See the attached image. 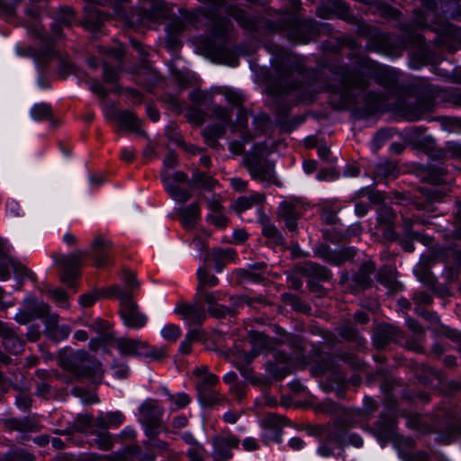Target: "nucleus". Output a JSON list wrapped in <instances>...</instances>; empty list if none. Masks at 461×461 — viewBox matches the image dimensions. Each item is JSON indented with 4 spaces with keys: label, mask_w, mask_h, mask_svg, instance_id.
Segmentation results:
<instances>
[{
    "label": "nucleus",
    "mask_w": 461,
    "mask_h": 461,
    "mask_svg": "<svg viewBox=\"0 0 461 461\" xmlns=\"http://www.w3.org/2000/svg\"><path fill=\"white\" fill-rule=\"evenodd\" d=\"M376 214L377 221L380 225H384L385 229H393L396 213L391 206L381 203L376 209Z\"/></svg>",
    "instance_id": "obj_38"
},
{
    "label": "nucleus",
    "mask_w": 461,
    "mask_h": 461,
    "mask_svg": "<svg viewBox=\"0 0 461 461\" xmlns=\"http://www.w3.org/2000/svg\"><path fill=\"white\" fill-rule=\"evenodd\" d=\"M273 359L266 363V371L275 381H282L292 373L293 358L284 350H271Z\"/></svg>",
    "instance_id": "obj_10"
},
{
    "label": "nucleus",
    "mask_w": 461,
    "mask_h": 461,
    "mask_svg": "<svg viewBox=\"0 0 461 461\" xmlns=\"http://www.w3.org/2000/svg\"><path fill=\"white\" fill-rule=\"evenodd\" d=\"M460 269L458 267L455 265H448L445 267L443 275L445 276L447 281L448 283L456 282L460 275Z\"/></svg>",
    "instance_id": "obj_64"
},
{
    "label": "nucleus",
    "mask_w": 461,
    "mask_h": 461,
    "mask_svg": "<svg viewBox=\"0 0 461 461\" xmlns=\"http://www.w3.org/2000/svg\"><path fill=\"white\" fill-rule=\"evenodd\" d=\"M125 420L124 415L120 411H110L105 415L104 412H101L98 417H96V427L99 429L107 430L110 428H116L120 426Z\"/></svg>",
    "instance_id": "obj_29"
},
{
    "label": "nucleus",
    "mask_w": 461,
    "mask_h": 461,
    "mask_svg": "<svg viewBox=\"0 0 461 461\" xmlns=\"http://www.w3.org/2000/svg\"><path fill=\"white\" fill-rule=\"evenodd\" d=\"M200 206L196 202L179 210L182 223L185 228H194L200 219Z\"/></svg>",
    "instance_id": "obj_32"
},
{
    "label": "nucleus",
    "mask_w": 461,
    "mask_h": 461,
    "mask_svg": "<svg viewBox=\"0 0 461 461\" xmlns=\"http://www.w3.org/2000/svg\"><path fill=\"white\" fill-rule=\"evenodd\" d=\"M335 419L339 420V424L349 429L362 421L363 413L360 410L343 408Z\"/></svg>",
    "instance_id": "obj_33"
},
{
    "label": "nucleus",
    "mask_w": 461,
    "mask_h": 461,
    "mask_svg": "<svg viewBox=\"0 0 461 461\" xmlns=\"http://www.w3.org/2000/svg\"><path fill=\"white\" fill-rule=\"evenodd\" d=\"M168 195L177 203H185L192 196V191H212L218 182L209 175H160Z\"/></svg>",
    "instance_id": "obj_2"
},
{
    "label": "nucleus",
    "mask_w": 461,
    "mask_h": 461,
    "mask_svg": "<svg viewBox=\"0 0 461 461\" xmlns=\"http://www.w3.org/2000/svg\"><path fill=\"white\" fill-rule=\"evenodd\" d=\"M35 456L23 447L11 448L0 456V461H34Z\"/></svg>",
    "instance_id": "obj_40"
},
{
    "label": "nucleus",
    "mask_w": 461,
    "mask_h": 461,
    "mask_svg": "<svg viewBox=\"0 0 461 461\" xmlns=\"http://www.w3.org/2000/svg\"><path fill=\"white\" fill-rule=\"evenodd\" d=\"M431 431L435 434L437 442L450 444L456 439H461V420L449 411H440L434 415Z\"/></svg>",
    "instance_id": "obj_6"
},
{
    "label": "nucleus",
    "mask_w": 461,
    "mask_h": 461,
    "mask_svg": "<svg viewBox=\"0 0 461 461\" xmlns=\"http://www.w3.org/2000/svg\"><path fill=\"white\" fill-rule=\"evenodd\" d=\"M318 258L325 262L340 266L345 262H351L357 254V249L355 247H344L340 249H332L327 244H321L315 251Z\"/></svg>",
    "instance_id": "obj_13"
},
{
    "label": "nucleus",
    "mask_w": 461,
    "mask_h": 461,
    "mask_svg": "<svg viewBox=\"0 0 461 461\" xmlns=\"http://www.w3.org/2000/svg\"><path fill=\"white\" fill-rule=\"evenodd\" d=\"M235 251L231 249H214L207 252L205 260L212 261L217 273H221L226 265V260L233 259Z\"/></svg>",
    "instance_id": "obj_25"
},
{
    "label": "nucleus",
    "mask_w": 461,
    "mask_h": 461,
    "mask_svg": "<svg viewBox=\"0 0 461 461\" xmlns=\"http://www.w3.org/2000/svg\"><path fill=\"white\" fill-rule=\"evenodd\" d=\"M375 271V266L371 261L363 262L358 270L350 276L349 289L351 294L368 289L373 285L371 275Z\"/></svg>",
    "instance_id": "obj_16"
},
{
    "label": "nucleus",
    "mask_w": 461,
    "mask_h": 461,
    "mask_svg": "<svg viewBox=\"0 0 461 461\" xmlns=\"http://www.w3.org/2000/svg\"><path fill=\"white\" fill-rule=\"evenodd\" d=\"M228 295L221 291L203 292L202 301L208 304L206 313L215 319H224L230 316L231 310L227 305L219 303L220 301H225Z\"/></svg>",
    "instance_id": "obj_17"
},
{
    "label": "nucleus",
    "mask_w": 461,
    "mask_h": 461,
    "mask_svg": "<svg viewBox=\"0 0 461 461\" xmlns=\"http://www.w3.org/2000/svg\"><path fill=\"white\" fill-rule=\"evenodd\" d=\"M116 344L117 349L122 356L150 358L152 360H160L165 357V352L161 348L150 347L147 342L140 339L122 337L117 339Z\"/></svg>",
    "instance_id": "obj_7"
},
{
    "label": "nucleus",
    "mask_w": 461,
    "mask_h": 461,
    "mask_svg": "<svg viewBox=\"0 0 461 461\" xmlns=\"http://www.w3.org/2000/svg\"><path fill=\"white\" fill-rule=\"evenodd\" d=\"M5 424L9 430H16L23 433L36 431L38 427L36 421L30 417L8 418Z\"/></svg>",
    "instance_id": "obj_28"
},
{
    "label": "nucleus",
    "mask_w": 461,
    "mask_h": 461,
    "mask_svg": "<svg viewBox=\"0 0 461 461\" xmlns=\"http://www.w3.org/2000/svg\"><path fill=\"white\" fill-rule=\"evenodd\" d=\"M297 271L310 280L330 281L332 277L331 271L328 267L313 261L304 262L297 267Z\"/></svg>",
    "instance_id": "obj_23"
},
{
    "label": "nucleus",
    "mask_w": 461,
    "mask_h": 461,
    "mask_svg": "<svg viewBox=\"0 0 461 461\" xmlns=\"http://www.w3.org/2000/svg\"><path fill=\"white\" fill-rule=\"evenodd\" d=\"M107 117L117 122L120 128L144 135L140 129L141 122L130 111L113 110L107 113Z\"/></svg>",
    "instance_id": "obj_20"
},
{
    "label": "nucleus",
    "mask_w": 461,
    "mask_h": 461,
    "mask_svg": "<svg viewBox=\"0 0 461 461\" xmlns=\"http://www.w3.org/2000/svg\"><path fill=\"white\" fill-rule=\"evenodd\" d=\"M377 281L392 292H397L402 287V285L397 281L391 274H378Z\"/></svg>",
    "instance_id": "obj_48"
},
{
    "label": "nucleus",
    "mask_w": 461,
    "mask_h": 461,
    "mask_svg": "<svg viewBox=\"0 0 461 461\" xmlns=\"http://www.w3.org/2000/svg\"><path fill=\"white\" fill-rule=\"evenodd\" d=\"M279 420L280 418L275 414H270L267 419L268 426L274 427V429L271 431V435L268 438L276 443H280L282 441V429L276 427Z\"/></svg>",
    "instance_id": "obj_53"
},
{
    "label": "nucleus",
    "mask_w": 461,
    "mask_h": 461,
    "mask_svg": "<svg viewBox=\"0 0 461 461\" xmlns=\"http://www.w3.org/2000/svg\"><path fill=\"white\" fill-rule=\"evenodd\" d=\"M203 303L200 299L194 303L180 302L176 303L174 312L185 320L188 326H201L207 318Z\"/></svg>",
    "instance_id": "obj_12"
},
{
    "label": "nucleus",
    "mask_w": 461,
    "mask_h": 461,
    "mask_svg": "<svg viewBox=\"0 0 461 461\" xmlns=\"http://www.w3.org/2000/svg\"><path fill=\"white\" fill-rule=\"evenodd\" d=\"M265 196L261 194L256 193L249 196H240L233 203H230V209L232 210L241 220L251 222L252 218H247L245 213L253 206L262 208V203Z\"/></svg>",
    "instance_id": "obj_19"
},
{
    "label": "nucleus",
    "mask_w": 461,
    "mask_h": 461,
    "mask_svg": "<svg viewBox=\"0 0 461 461\" xmlns=\"http://www.w3.org/2000/svg\"><path fill=\"white\" fill-rule=\"evenodd\" d=\"M48 294L55 300L59 306L62 308L68 307V294L62 288L50 289Z\"/></svg>",
    "instance_id": "obj_55"
},
{
    "label": "nucleus",
    "mask_w": 461,
    "mask_h": 461,
    "mask_svg": "<svg viewBox=\"0 0 461 461\" xmlns=\"http://www.w3.org/2000/svg\"><path fill=\"white\" fill-rule=\"evenodd\" d=\"M339 358L353 369L360 370L363 367L361 359L355 354L349 352H342L339 356Z\"/></svg>",
    "instance_id": "obj_58"
},
{
    "label": "nucleus",
    "mask_w": 461,
    "mask_h": 461,
    "mask_svg": "<svg viewBox=\"0 0 461 461\" xmlns=\"http://www.w3.org/2000/svg\"><path fill=\"white\" fill-rule=\"evenodd\" d=\"M50 305L44 302L32 298L28 299V310H22L14 316L15 321L26 325L32 321L43 316L49 311Z\"/></svg>",
    "instance_id": "obj_22"
},
{
    "label": "nucleus",
    "mask_w": 461,
    "mask_h": 461,
    "mask_svg": "<svg viewBox=\"0 0 461 461\" xmlns=\"http://www.w3.org/2000/svg\"><path fill=\"white\" fill-rule=\"evenodd\" d=\"M118 461H155L156 455L143 451L139 445H127L115 452Z\"/></svg>",
    "instance_id": "obj_24"
},
{
    "label": "nucleus",
    "mask_w": 461,
    "mask_h": 461,
    "mask_svg": "<svg viewBox=\"0 0 461 461\" xmlns=\"http://www.w3.org/2000/svg\"><path fill=\"white\" fill-rule=\"evenodd\" d=\"M112 248V241L104 240L102 235H99L93 240L86 254L94 260L95 266L100 268L110 263Z\"/></svg>",
    "instance_id": "obj_18"
},
{
    "label": "nucleus",
    "mask_w": 461,
    "mask_h": 461,
    "mask_svg": "<svg viewBox=\"0 0 461 461\" xmlns=\"http://www.w3.org/2000/svg\"><path fill=\"white\" fill-rule=\"evenodd\" d=\"M13 388L18 392L14 400L15 406L24 413L29 412L33 402L32 394L17 384H14Z\"/></svg>",
    "instance_id": "obj_41"
},
{
    "label": "nucleus",
    "mask_w": 461,
    "mask_h": 461,
    "mask_svg": "<svg viewBox=\"0 0 461 461\" xmlns=\"http://www.w3.org/2000/svg\"><path fill=\"white\" fill-rule=\"evenodd\" d=\"M100 291L95 290L79 296L78 302L83 307H91L100 297Z\"/></svg>",
    "instance_id": "obj_61"
},
{
    "label": "nucleus",
    "mask_w": 461,
    "mask_h": 461,
    "mask_svg": "<svg viewBox=\"0 0 461 461\" xmlns=\"http://www.w3.org/2000/svg\"><path fill=\"white\" fill-rule=\"evenodd\" d=\"M228 297L230 304L227 307L232 311V312H230V317L236 316L239 308L243 307L244 304H251L252 303V299L249 297L233 295H230Z\"/></svg>",
    "instance_id": "obj_51"
},
{
    "label": "nucleus",
    "mask_w": 461,
    "mask_h": 461,
    "mask_svg": "<svg viewBox=\"0 0 461 461\" xmlns=\"http://www.w3.org/2000/svg\"><path fill=\"white\" fill-rule=\"evenodd\" d=\"M197 278L198 286L196 288V295H198L202 301L203 292H207L204 288L215 287L219 283V279L214 275H210L205 267H199L197 269Z\"/></svg>",
    "instance_id": "obj_34"
},
{
    "label": "nucleus",
    "mask_w": 461,
    "mask_h": 461,
    "mask_svg": "<svg viewBox=\"0 0 461 461\" xmlns=\"http://www.w3.org/2000/svg\"><path fill=\"white\" fill-rule=\"evenodd\" d=\"M404 337L400 328L390 323H380L373 331L372 343L377 350H384L391 344H397Z\"/></svg>",
    "instance_id": "obj_11"
},
{
    "label": "nucleus",
    "mask_w": 461,
    "mask_h": 461,
    "mask_svg": "<svg viewBox=\"0 0 461 461\" xmlns=\"http://www.w3.org/2000/svg\"><path fill=\"white\" fill-rule=\"evenodd\" d=\"M278 210L280 219L299 218L300 216L295 205L288 201H283L280 203Z\"/></svg>",
    "instance_id": "obj_47"
},
{
    "label": "nucleus",
    "mask_w": 461,
    "mask_h": 461,
    "mask_svg": "<svg viewBox=\"0 0 461 461\" xmlns=\"http://www.w3.org/2000/svg\"><path fill=\"white\" fill-rule=\"evenodd\" d=\"M139 422L142 425L146 436H158L162 431L172 433L162 422L164 408L157 401L147 399L138 408Z\"/></svg>",
    "instance_id": "obj_4"
},
{
    "label": "nucleus",
    "mask_w": 461,
    "mask_h": 461,
    "mask_svg": "<svg viewBox=\"0 0 461 461\" xmlns=\"http://www.w3.org/2000/svg\"><path fill=\"white\" fill-rule=\"evenodd\" d=\"M119 314L123 325L131 330H140L148 321V317L140 311L133 297L120 306Z\"/></svg>",
    "instance_id": "obj_14"
},
{
    "label": "nucleus",
    "mask_w": 461,
    "mask_h": 461,
    "mask_svg": "<svg viewBox=\"0 0 461 461\" xmlns=\"http://www.w3.org/2000/svg\"><path fill=\"white\" fill-rule=\"evenodd\" d=\"M287 342L298 357L305 359L306 342L303 338L293 334L289 336Z\"/></svg>",
    "instance_id": "obj_44"
},
{
    "label": "nucleus",
    "mask_w": 461,
    "mask_h": 461,
    "mask_svg": "<svg viewBox=\"0 0 461 461\" xmlns=\"http://www.w3.org/2000/svg\"><path fill=\"white\" fill-rule=\"evenodd\" d=\"M121 279L126 286L124 289H130L132 293L140 286L136 275L128 269L122 270Z\"/></svg>",
    "instance_id": "obj_57"
},
{
    "label": "nucleus",
    "mask_w": 461,
    "mask_h": 461,
    "mask_svg": "<svg viewBox=\"0 0 461 461\" xmlns=\"http://www.w3.org/2000/svg\"><path fill=\"white\" fill-rule=\"evenodd\" d=\"M198 399L202 406L212 407L220 402L219 394L206 384H197Z\"/></svg>",
    "instance_id": "obj_36"
},
{
    "label": "nucleus",
    "mask_w": 461,
    "mask_h": 461,
    "mask_svg": "<svg viewBox=\"0 0 461 461\" xmlns=\"http://www.w3.org/2000/svg\"><path fill=\"white\" fill-rule=\"evenodd\" d=\"M439 333L442 334L443 336L448 338L453 342H456V343L461 342V332H459L458 330H456L455 329H451L447 326L441 325Z\"/></svg>",
    "instance_id": "obj_63"
},
{
    "label": "nucleus",
    "mask_w": 461,
    "mask_h": 461,
    "mask_svg": "<svg viewBox=\"0 0 461 461\" xmlns=\"http://www.w3.org/2000/svg\"><path fill=\"white\" fill-rule=\"evenodd\" d=\"M70 332V327L66 324L57 325L50 330H43L44 335L54 342H59L66 339L69 336Z\"/></svg>",
    "instance_id": "obj_42"
},
{
    "label": "nucleus",
    "mask_w": 461,
    "mask_h": 461,
    "mask_svg": "<svg viewBox=\"0 0 461 461\" xmlns=\"http://www.w3.org/2000/svg\"><path fill=\"white\" fill-rule=\"evenodd\" d=\"M384 397L382 401L384 411L379 414L371 428L372 433L376 437L382 446L386 445L391 439L397 437V423L400 416V409L397 399L392 393V386L388 381L381 384Z\"/></svg>",
    "instance_id": "obj_3"
},
{
    "label": "nucleus",
    "mask_w": 461,
    "mask_h": 461,
    "mask_svg": "<svg viewBox=\"0 0 461 461\" xmlns=\"http://www.w3.org/2000/svg\"><path fill=\"white\" fill-rule=\"evenodd\" d=\"M248 337L252 349L260 354L265 350L271 352L274 349L271 348V338L264 332L251 330L248 332Z\"/></svg>",
    "instance_id": "obj_31"
},
{
    "label": "nucleus",
    "mask_w": 461,
    "mask_h": 461,
    "mask_svg": "<svg viewBox=\"0 0 461 461\" xmlns=\"http://www.w3.org/2000/svg\"><path fill=\"white\" fill-rule=\"evenodd\" d=\"M165 392L168 397V400L173 402L176 405L177 409H183L186 407L191 402V398L185 393H180L175 395L170 393L167 389H165Z\"/></svg>",
    "instance_id": "obj_56"
},
{
    "label": "nucleus",
    "mask_w": 461,
    "mask_h": 461,
    "mask_svg": "<svg viewBox=\"0 0 461 461\" xmlns=\"http://www.w3.org/2000/svg\"><path fill=\"white\" fill-rule=\"evenodd\" d=\"M418 279L423 283L426 286H428L431 291L436 294H441V292L437 288V278L433 276L431 271L428 268H423L419 274H417Z\"/></svg>",
    "instance_id": "obj_46"
},
{
    "label": "nucleus",
    "mask_w": 461,
    "mask_h": 461,
    "mask_svg": "<svg viewBox=\"0 0 461 461\" xmlns=\"http://www.w3.org/2000/svg\"><path fill=\"white\" fill-rule=\"evenodd\" d=\"M267 267V265L265 262L253 263L248 269L241 270V277L254 283H260L265 279L263 274Z\"/></svg>",
    "instance_id": "obj_35"
},
{
    "label": "nucleus",
    "mask_w": 461,
    "mask_h": 461,
    "mask_svg": "<svg viewBox=\"0 0 461 461\" xmlns=\"http://www.w3.org/2000/svg\"><path fill=\"white\" fill-rule=\"evenodd\" d=\"M96 438L94 439L99 449L109 450L112 448L113 442L110 433L107 430L101 429L100 432H96Z\"/></svg>",
    "instance_id": "obj_49"
},
{
    "label": "nucleus",
    "mask_w": 461,
    "mask_h": 461,
    "mask_svg": "<svg viewBox=\"0 0 461 461\" xmlns=\"http://www.w3.org/2000/svg\"><path fill=\"white\" fill-rule=\"evenodd\" d=\"M181 334L182 331L180 327L176 324H167L161 330L162 337L170 342L176 341L180 338Z\"/></svg>",
    "instance_id": "obj_52"
},
{
    "label": "nucleus",
    "mask_w": 461,
    "mask_h": 461,
    "mask_svg": "<svg viewBox=\"0 0 461 461\" xmlns=\"http://www.w3.org/2000/svg\"><path fill=\"white\" fill-rule=\"evenodd\" d=\"M100 295L104 296L106 298H117L120 300V306L123 304V303L127 302L131 298L133 297L132 292L130 289H123L118 285H113L108 287L107 289L99 290Z\"/></svg>",
    "instance_id": "obj_37"
},
{
    "label": "nucleus",
    "mask_w": 461,
    "mask_h": 461,
    "mask_svg": "<svg viewBox=\"0 0 461 461\" xmlns=\"http://www.w3.org/2000/svg\"><path fill=\"white\" fill-rule=\"evenodd\" d=\"M348 429L342 424H339V420L334 419L332 428L326 431V440L336 444L339 447H343L347 443V434Z\"/></svg>",
    "instance_id": "obj_30"
},
{
    "label": "nucleus",
    "mask_w": 461,
    "mask_h": 461,
    "mask_svg": "<svg viewBox=\"0 0 461 461\" xmlns=\"http://www.w3.org/2000/svg\"><path fill=\"white\" fill-rule=\"evenodd\" d=\"M406 417V425L410 429H416V430H422L424 424L421 419V416L418 413L413 414H403L400 412V416Z\"/></svg>",
    "instance_id": "obj_59"
},
{
    "label": "nucleus",
    "mask_w": 461,
    "mask_h": 461,
    "mask_svg": "<svg viewBox=\"0 0 461 461\" xmlns=\"http://www.w3.org/2000/svg\"><path fill=\"white\" fill-rule=\"evenodd\" d=\"M0 338L2 346L8 353L19 355L24 350L25 340L23 335L18 334V328L12 327L3 321H0Z\"/></svg>",
    "instance_id": "obj_15"
},
{
    "label": "nucleus",
    "mask_w": 461,
    "mask_h": 461,
    "mask_svg": "<svg viewBox=\"0 0 461 461\" xmlns=\"http://www.w3.org/2000/svg\"><path fill=\"white\" fill-rule=\"evenodd\" d=\"M84 253L80 250L68 255H59L56 258V263L61 267L60 280L68 288H77V279L80 276L81 259Z\"/></svg>",
    "instance_id": "obj_8"
},
{
    "label": "nucleus",
    "mask_w": 461,
    "mask_h": 461,
    "mask_svg": "<svg viewBox=\"0 0 461 461\" xmlns=\"http://www.w3.org/2000/svg\"><path fill=\"white\" fill-rule=\"evenodd\" d=\"M74 18L73 10L70 7L64 6L59 10L58 21L63 25H69Z\"/></svg>",
    "instance_id": "obj_62"
},
{
    "label": "nucleus",
    "mask_w": 461,
    "mask_h": 461,
    "mask_svg": "<svg viewBox=\"0 0 461 461\" xmlns=\"http://www.w3.org/2000/svg\"><path fill=\"white\" fill-rule=\"evenodd\" d=\"M11 266L13 267L14 274L18 277L28 278L33 282H36V275L24 265L12 259Z\"/></svg>",
    "instance_id": "obj_50"
},
{
    "label": "nucleus",
    "mask_w": 461,
    "mask_h": 461,
    "mask_svg": "<svg viewBox=\"0 0 461 461\" xmlns=\"http://www.w3.org/2000/svg\"><path fill=\"white\" fill-rule=\"evenodd\" d=\"M445 175H425L423 181L429 184V186L420 187V192L423 196V201L416 202L415 205L419 210H432L435 203L441 202L450 192L449 184L443 179Z\"/></svg>",
    "instance_id": "obj_5"
},
{
    "label": "nucleus",
    "mask_w": 461,
    "mask_h": 461,
    "mask_svg": "<svg viewBox=\"0 0 461 461\" xmlns=\"http://www.w3.org/2000/svg\"><path fill=\"white\" fill-rule=\"evenodd\" d=\"M106 19L107 16L104 14L94 7L87 11L85 18L86 24L89 26L90 29L100 27Z\"/></svg>",
    "instance_id": "obj_43"
},
{
    "label": "nucleus",
    "mask_w": 461,
    "mask_h": 461,
    "mask_svg": "<svg viewBox=\"0 0 461 461\" xmlns=\"http://www.w3.org/2000/svg\"><path fill=\"white\" fill-rule=\"evenodd\" d=\"M206 220L211 224L218 228H225L229 224V219L221 212L210 213L207 215Z\"/></svg>",
    "instance_id": "obj_60"
},
{
    "label": "nucleus",
    "mask_w": 461,
    "mask_h": 461,
    "mask_svg": "<svg viewBox=\"0 0 461 461\" xmlns=\"http://www.w3.org/2000/svg\"><path fill=\"white\" fill-rule=\"evenodd\" d=\"M59 366L70 374L68 383L82 378H102L104 371L102 364L86 350L67 351L59 353Z\"/></svg>",
    "instance_id": "obj_1"
},
{
    "label": "nucleus",
    "mask_w": 461,
    "mask_h": 461,
    "mask_svg": "<svg viewBox=\"0 0 461 461\" xmlns=\"http://www.w3.org/2000/svg\"><path fill=\"white\" fill-rule=\"evenodd\" d=\"M431 104L428 102L417 101L414 104H408L401 110L402 117L407 121H417L422 118L425 113L430 111Z\"/></svg>",
    "instance_id": "obj_27"
},
{
    "label": "nucleus",
    "mask_w": 461,
    "mask_h": 461,
    "mask_svg": "<svg viewBox=\"0 0 461 461\" xmlns=\"http://www.w3.org/2000/svg\"><path fill=\"white\" fill-rule=\"evenodd\" d=\"M226 124L227 123L223 122L221 124H214L206 127L203 131L204 140L210 147L216 148L218 146V139L224 134Z\"/></svg>",
    "instance_id": "obj_39"
},
{
    "label": "nucleus",
    "mask_w": 461,
    "mask_h": 461,
    "mask_svg": "<svg viewBox=\"0 0 461 461\" xmlns=\"http://www.w3.org/2000/svg\"><path fill=\"white\" fill-rule=\"evenodd\" d=\"M12 258H8L5 252V241L0 238V279L8 280L10 278L9 266Z\"/></svg>",
    "instance_id": "obj_45"
},
{
    "label": "nucleus",
    "mask_w": 461,
    "mask_h": 461,
    "mask_svg": "<svg viewBox=\"0 0 461 461\" xmlns=\"http://www.w3.org/2000/svg\"><path fill=\"white\" fill-rule=\"evenodd\" d=\"M256 221L262 226V235L268 240H271L276 246H283L285 244V240L281 231L271 222L268 215H267L263 208H257Z\"/></svg>",
    "instance_id": "obj_21"
},
{
    "label": "nucleus",
    "mask_w": 461,
    "mask_h": 461,
    "mask_svg": "<svg viewBox=\"0 0 461 461\" xmlns=\"http://www.w3.org/2000/svg\"><path fill=\"white\" fill-rule=\"evenodd\" d=\"M96 418L92 414H77L71 424V429L86 434H95Z\"/></svg>",
    "instance_id": "obj_26"
},
{
    "label": "nucleus",
    "mask_w": 461,
    "mask_h": 461,
    "mask_svg": "<svg viewBox=\"0 0 461 461\" xmlns=\"http://www.w3.org/2000/svg\"><path fill=\"white\" fill-rule=\"evenodd\" d=\"M31 114L34 120H44L50 116L51 109L46 104H38L32 108Z\"/></svg>",
    "instance_id": "obj_54"
},
{
    "label": "nucleus",
    "mask_w": 461,
    "mask_h": 461,
    "mask_svg": "<svg viewBox=\"0 0 461 461\" xmlns=\"http://www.w3.org/2000/svg\"><path fill=\"white\" fill-rule=\"evenodd\" d=\"M418 218H402V233L397 232L394 229L387 228L383 232L384 239L388 242H397L400 248L408 253L413 252L415 249L414 240L415 235L413 230V223L418 222Z\"/></svg>",
    "instance_id": "obj_9"
}]
</instances>
